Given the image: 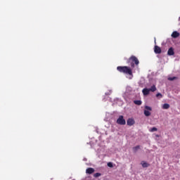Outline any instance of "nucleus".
I'll use <instances>...</instances> for the list:
<instances>
[{
  "instance_id": "obj_1",
  "label": "nucleus",
  "mask_w": 180,
  "mask_h": 180,
  "mask_svg": "<svg viewBox=\"0 0 180 180\" xmlns=\"http://www.w3.org/2000/svg\"><path fill=\"white\" fill-rule=\"evenodd\" d=\"M117 71L122 72V74H127V75H131L133 77V70L128 66H117Z\"/></svg>"
},
{
  "instance_id": "obj_2",
  "label": "nucleus",
  "mask_w": 180,
  "mask_h": 180,
  "mask_svg": "<svg viewBox=\"0 0 180 180\" xmlns=\"http://www.w3.org/2000/svg\"><path fill=\"white\" fill-rule=\"evenodd\" d=\"M127 63L131 65V68H134V67H138L139 64H140V61L137 57L134 56H131L128 60Z\"/></svg>"
},
{
  "instance_id": "obj_3",
  "label": "nucleus",
  "mask_w": 180,
  "mask_h": 180,
  "mask_svg": "<svg viewBox=\"0 0 180 180\" xmlns=\"http://www.w3.org/2000/svg\"><path fill=\"white\" fill-rule=\"evenodd\" d=\"M145 110H144V115L145 116H146L147 117H148V116H151V110H153V108H151V107L148 106V105H146L145 106ZM150 110V111H148Z\"/></svg>"
},
{
  "instance_id": "obj_4",
  "label": "nucleus",
  "mask_w": 180,
  "mask_h": 180,
  "mask_svg": "<svg viewBox=\"0 0 180 180\" xmlns=\"http://www.w3.org/2000/svg\"><path fill=\"white\" fill-rule=\"evenodd\" d=\"M117 124H121L122 126L126 124V120H124L123 115H120L117 120Z\"/></svg>"
},
{
  "instance_id": "obj_5",
  "label": "nucleus",
  "mask_w": 180,
  "mask_h": 180,
  "mask_svg": "<svg viewBox=\"0 0 180 180\" xmlns=\"http://www.w3.org/2000/svg\"><path fill=\"white\" fill-rule=\"evenodd\" d=\"M154 51L155 54H161V48L158 46H155Z\"/></svg>"
},
{
  "instance_id": "obj_6",
  "label": "nucleus",
  "mask_w": 180,
  "mask_h": 180,
  "mask_svg": "<svg viewBox=\"0 0 180 180\" xmlns=\"http://www.w3.org/2000/svg\"><path fill=\"white\" fill-rule=\"evenodd\" d=\"M134 123H135L134 120H133L131 118L128 119L127 121V124L128 126H133V124H134Z\"/></svg>"
},
{
  "instance_id": "obj_7",
  "label": "nucleus",
  "mask_w": 180,
  "mask_h": 180,
  "mask_svg": "<svg viewBox=\"0 0 180 180\" xmlns=\"http://www.w3.org/2000/svg\"><path fill=\"white\" fill-rule=\"evenodd\" d=\"M86 172L91 175V174H94L95 172V169L89 167L86 169Z\"/></svg>"
},
{
  "instance_id": "obj_8",
  "label": "nucleus",
  "mask_w": 180,
  "mask_h": 180,
  "mask_svg": "<svg viewBox=\"0 0 180 180\" xmlns=\"http://www.w3.org/2000/svg\"><path fill=\"white\" fill-rule=\"evenodd\" d=\"M142 93L143 94V95L145 96H147V95H149L150 94V89H147V88H144L143 90H142Z\"/></svg>"
},
{
  "instance_id": "obj_9",
  "label": "nucleus",
  "mask_w": 180,
  "mask_h": 180,
  "mask_svg": "<svg viewBox=\"0 0 180 180\" xmlns=\"http://www.w3.org/2000/svg\"><path fill=\"white\" fill-rule=\"evenodd\" d=\"M172 37H173V39H176L179 37V32H178L177 31H174L172 34Z\"/></svg>"
},
{
  "instance_id": "obj_10",
  "label": "nucleus",
  "mask_w": 180,
  "mask_h": 180,
  "mask_svg": "<svg viewBox=\"0 0 180 180\" xmlns=\"http://www.w3.org/2000/svg\"><path fill=\"white\" fill-rule=\"evenodd\" d=\"M174 54H175V52L174 51V48H169L167 51V56H174Z\"/></svg>"
},
{
  "instance_id": "obj_11",
  "label": "nucleus",
  "mask_w": 180,
  "mask_h": 180,
  "mask_svg": "<svg viewBox=\"0 0 180 180\" xmlns=\"http://www.w3.org/2000/svg\"><path fill=\"white\" fill-rule=\"evenodd\" d=\"M141 164L143 168H148V167H150V164L147 163V162H145V161H142Z\"/></svg>"
},
{
  "instance_id": "obj_12",
  "label": "nucleus",
  "mask_w": 180,
  "mask_h": 180,
  "mask_svg": "<svg viewBox=\"0 0 180 180\" xmlns=\"http://www.w3.org/2000/svg\"><path fill=\"white\" fill-rule=\"evenodd\" d=\"M150 92H155L157 91V87H155V85H153L150 89H149Z\"/></svg>"
},
{
  "instance_id": "obj_13",
  "label": "nucleus",
  "mask_w": 180,
  "mask_h": 180,
  "mask_svg": "<svg viewBox=\"0 0 180 180\" xmlns=\"http://www.w3.org/2000/svg\"><path fill=\"white\" fill-rule=\"evenodd\" d=\"M134 153H137L140 150V146H136L132 148Z\"/></svg>"
},
{
  "instance_id": "obj_14",
  "label": "nucleus",
  "mask_w": 180,
  "mask_h": 180,
  "mask_svg": "<svg viewBox=\"0 0 180 180\" xmlns=\"http://www.w3.org/2000/svg\"><path fill=\"white\" fill-rule=\"evenodd\" d=\"M134 103L135 105H138V106H140V105H141L142 102L140 100H135V101H134Z\"/></svg>"
},
{
  "instance_id": "obj_15",
  "label": "nucleus",
  "mask_w": 180,
  "mask_h": 180,
  "mask_svg": "<svg viewBox=\"0 0 180 180\" xmlns=\"http://www.w3.org/2000/svg\"><path fill=\"white\" fill-rule=\"evenodd\" d=\"M162 109H169V104L168 103L163 104Z\"/></svg>"
},
{
  "instance_id": "obj_16",
  "label": "nucleus",
  "mask_w": 180,
  "mask_h": 180,
  "mask_svg": "<svg viewBox=\"0 0 180 180\" xmlns=\"http://www.w3.org/2000/svg\"><path fill=\"white\" fill-rule=\"evenodd\" d=\"M168 81H174V79H178V77H168L167 78Z\"/></svg>"
},
{
  "instance_id": "obj_17",
  "label": "nucleus",
  "mask_w": 180,
  "mask_h": 180,
  "mask_svg": "<svg viewBox=\"0 0 180 180\" xmlns=\"http://www.w3.org/2000/svg\"><path fill=\"white\" fill-rule=\"evenodd\" d=\"M101 175H102V174H101V173H95L94 174V178H99V176H101Z\"/></svg>"
},
{
  "instance_id": "obj_18",
  "label": "nucleus",
  "mask_w": 180,
  "mask_h": 180,
  "mask_svg": "<svg viewBox=\"0 0 180 180\" xmlns=\"http://www.w3.org/2000/svg\"><path fill=\"white\" fill-rule=\"evenodd\" d=\"M157 130H158V129H157L155 127H154L150 129V131L154 132V131H157Z\"/></svg>"
},
{
  "instance_id": "obj_19",
  "label": "nucleus",
  "mask_w": 180,
  "mask_h": 180,
  "mask_svg": "<svg viewBox=\"0 0 180 180\" xmlns=\"http://www.w3.org/2000/svg\"><path fill=\"white\" fill-rule=\"evenodd\" d=\"M160 96V98H162V94H161V93H158L156 94V98H158Z\"/></svg>"
},
{
  "instance_id": "obj_20",
  "label": "nucleus",
  "mask_w": 180,
  "mask_h": 180,
  "mask_svg": "<svg viewBox=\"0 0 180 180\" xmlns=\"http://www.w3.org/2000/svg\"><path fill=\"white\" fill-rule=\"evenodd\" d=\"M108 167H110V168H112V167H113V164L112 162H108Z\"/></svg>"
}]
</instances>
